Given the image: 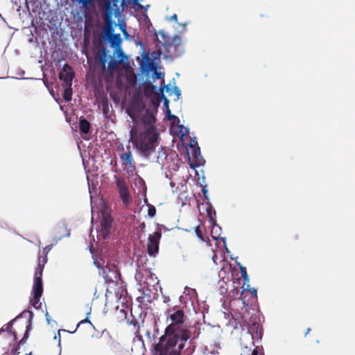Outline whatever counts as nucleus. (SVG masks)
<instances>
[{
	"label": "nucleus",
	"mask_w": 355,
	"mask_h": 355,
	"mask_svg": "<svg viewBox=\"0 0 355 355\" xmlns=\"http://www.w3.org/2000/svg\"><path fill=\"white\" fill-rule=\"evenodd\" d=\"M141 59L137 57L136 60L137 62L141 61L140 64V69L141 73H144L146 77L145 81L143 82L142 85L150 84V81L149 80L150 73L153 67H157V62H151L150 53L146 52L145 50H142V51H141Z\"/></svg>",
	"instance_id": "2"
},
{
	"label": "nucleus",
	"mask_w": 355,
	"mask_h": 355,
	"mask_svg": "<svg viewBox=\"0 0 355 355\" xmlns=\"http://www.w3.org/2000/svg\"><path fill=\"white\" fill-rule=\"evenodd\" d=\"M165 92L169 95H173V89L171 85V83L167 85H165Z\"/></svg>",
	"instance_id": "55"
},
{
	"label": "nucleus",
	"mask_w": 355,
	"mask_h": 355,
	"mask_svg": "<svg viewBox=\"0 0 355 355\" xmlns=\"http://www.w3.org/2000/svg\"><path fill=\"white\" fill-rule=\"evenodd\" d=\"M162 55V53L161 52H157V51H154L151 53V62H156L157 60L159 59L160 56Z\"/></svg>",
	"instance_id": "48"
},
{
	"label": "nucleus",
	"mask_w": 355,
	"mask_h": 355,
	"mask_svg": "<svg viewBox=\"0 0 355 355\" xmlns=\"http://www.w3.org/2000/svg\"><path fill=\"white\" fill-rule=\"evenodd\" d=\"M105 42L108 43L110 48L119 51L122 47L123 39L120 33L109 35V36H103Z\"/></svg>",
	"instance_id": "10"
},
{
	"label": "nucleus",
	"mask_w": 355,
	"mask_h": 355,
	"mask_svg": "<svg viewBox=\"0 0 355 355\" xmlns=\"http://www.w3.org/2000/svg\"><path fill=\"white\" fill-rule=\"evenodd\" d=\"M43 293V282L42 279H34L31 296H35L36 298L41 297Z\"/></svg>",
	"instance_id": "18"
},
{
	"label": "nucleus",
	"mask_w": 355,
	"mask_h": 355,
	"mask_svg": "<svg viewBox=\"0 0 355 355\" xmlns=\"http://www.w3.org/2000/svg\"><path fill=\"white\" fill-rule=\"evenodd\" d=\"M164 92H165V84H164V81L163 80V82L161 83L160 86L157 89V92L159 93V97L165 95Z\"/></svg>",
	"instance_id": "47"
},
{
	"label": "nucleus",
	"mask_w": 355,
	"mask_h": 355,
	"mask_svg": "<svg viewBox=\"0 0 355 355\" xmlns=\"http://www.w3.org/2000/svg\"><path fill=\"white\" fill-rule=\"evenodd\" d=\"M222 232V227L219 225L218 227H212L211 229V236L214 241H218V236L220 235Z\"/></svg>",
	"instance_id": "31"
},
{
	"label": "nucleus",
	"mask_w": 355,
	"mask_h": 355,
	"mask_svg": "<svg viewBox=\"0 0 355 355\" xmlns=\"http://www.w3.org/2000/svg\"><path fill=\"white\" fill-rule=\"evenodd\" d=\"M201 173H202V176L200 177L198 171L196 170V175L198 176V178L200 180H201V181L200 182V185L201 184H205V176L204 171L201 170Z\"/></svg>",
	"instance_id": "53"
},
{
	"label": "nucleus",
	"mask_w": 355,
	"mask_h": 355,
	"mask_svg": "<svg viewBox=\"0 0 355 355\" xmlns=\"http://www.w3.org/2000/svg\"><path fill=\"white\" fill-rule=\"evenodd\" d=\"M201 187H202V193L205 197V199L207 200V201H209V195H208V188H207V184H201Z\"/></svg>",
	"instance_id": "40"
},
{
	"label": "nucleus",
	"mask_w": 355,
	"mask_h": 355,
	"mask_svg": "<svg viewBox=\"0 0 355 355\" xmlns=\"http://www.w3.org/2000/svg\"><path fill=\"white\" fill-rule=\"evenodd\" d=\"M162 237L160 231H155L149 234L147 242V250L150 257H155L159 253V245Z\"/></svg>",
	"instance_id": "5"
},
{
	"label": "nucleus",
	"mask_w": 355,
	"mask_h": 355,
	"mask_svg": "<svg viewBox=\"0 0 355 355\" xmlns=\"http://www.w3.org/2000/svg\"><path fill=\"white\" fill-rule=\"evenodd\" d=\"M120 198L124 204H128L131 201V196L128 189L119 191Z\"/></svg>",
	"instance_id": "21"
},
{
	"label": "nucleus",
	"mask_w": 355,
	"mask_h": 355,
	"mask_svg": "<svg viewBox=\"0 0 355 355\" xmlns=\"http://www.w3.org/2000/svg\"><path fill=\"white\" fill-rule=\"evenodd\" d=\"M118 19L117 26L119 27V30L121 31V33L125 31L126 29V24L124 21L123 18H119Z\"/></svg>",
	"instance_id": "34"
},
{
	"label": "nucleus",
	"mask_w": 355,
	"mask_h": 355,
	"mask_svg": "<svg viewBox=\"0 0 355 355\" xmlns=\"http://www.w3.org/2000/svg\"><path fill=\"white\" fill-rule=\"evenodd\" d=\"M160 99L163 101L164 109L169 107L170 101L168 99L166 95L160 96Z\"/></svg>",
	"instance_id": "50"
},
{
	"label": "nucleus",
	"mask_w": 355,
	"mask_h": 355,
	"mask_svg": "<svg viewBox=\"0 0 355 355\" xmlns=\"http://www.w3.org/2000/svg\"><path fill=\"white\" fill-rule=\"evenodd\" d=\"M193 160L200 164V166H205L206 161L200 153V148L198 146L192 153Z\"/></svg>",
	"instance_id": "19"
},
{
	"label": "nucleus",
	"mask_w": 355,
	"mask_h": 355,
	"mask_svg": "<svg viewBox=\"0 0 355 355\" xmlns=\"http://www.w3.org/2000/svg\"><path fill=\"white\" fill-rule=\"evenodd\" d=\"M143 0H128L130 3L136 5L137 7H143V5L140 3V1Z\"/></svg>",
	"instance_id": "60"
},
{
	"label": "nucleus",
	"mask_w": 355,
	"mask_h": 355,
	"mask_svg": "<svg viewBox=\"0 0 355 355\" xmlns=\"http://www.w3.org/2000/svg\"><path fill=\"white\" fill-rule=\"evenodd\" d=\"M206 205H207L206 212H207V216L208 217L211 216V215L216 216V209L214 207V206L212 205V204L210 202L209 200L207 202Z\"/></svg>",
	"instance_id": "29"
},
{
	"label": "nucleus",
	"mask_w": 355,
	"mask_h": 355,
	"mask_svg": "<svg viewBox=\"0 0 355 355\" xmlns=\"http://www.w3.org/2000/svg\"><path fill=\"white\" fill-rule=\"evenodd\" d=\"M63 239V236H54L53 238V243H54V245H55L58 241H61L62 239Z\"/></svg>",
	"instance_id": "63"
},
{
	"label": "nucleus",
	"mask_w": 355,
	"mask_h": 355,
	"mask_svg": "<svg viewBox=\"0 0 355 355\" xmlns=\"http://www.w3.org/2000/svg\"><path fill=\"white\" fill-rule=\"evenodd\" d=\"M142 157L148 158L155 150L157 142L154 139H141L133 145Z\"/></svg>",
	"instance_id": "3"
},
{
	"label": "nucleus",
	"mask_w": 355,
	"mask_h": 355,
	"mask_svg": "<svg viewBox=\"0 0 355 355\" xmlns=\"http://www.w3.org/2000/svg\"><path fill=\"white\" fill-rule=\"evenodd\" d=\"M216 216L211 215V216H209L208 217L209 218V222L210 225L212 226V227H218L219 226V225L216 222Z\"/></svg>",
	"instance_id": "45"
},
{
	"label": "nucleus",
	"mask_w": 355,
	"mask_h": 355,
	"mask_svg": "<svg viewBox=\"0 0 355 355\" xmlns=\"http://www.w3.org/2000/svg\"><path fill=\"white\" fill-rule=\"evenodd\" d=\"M120 159L122 166L129 168H135V164L133 160L132 153L128 150L124 153L120 154Z\"/></svg>",
	"instance_id": "14"
},
{
	"label": "nucleus",
	"mask_w": 355,
	"mask_h": 355,
	"mask_svg": "<svg viewBox=\"0 0 355 355\" xmlns=\"http://www.w3.org/2000/svg\"><path fill=\"white\" fill-rule=\"evenodd\" d=\"M115 178H116L115 183H116V187H117L119 191L128 189L124 179L118 178L116 176H115Z\"/></svg>",
	"instance_id": "26"
},
{
	"label": "nucleus",
	"mask_w": 355,
	"mask_h": 355,
	"mask_svg": "<svg viewBox=\"0 0 355 355\" xmlns=\"http://www.w3.org/2000/svg\"><path fill=\"white\" fill-rule=\"evenodd\" d=\"M178 25L180 28V29H178V33L180 34H182L187 31V26L188 25V22H184V23L178 22Z\"/></svg>",
	"instance_id": "38"
},
{
	"label": "nucleus",
	"mask_w": 355,
	"mask_h": 355,
	"mask_svg": "<svg viewBox=\"0 0 355 355\" xmlns=\"http://www.w3.org/2000/svg\"><path fill=\"white\" fill-rule=\"evenodd\" d=\"M53 246H54V243H51L43 248V253L44 254V257H43L42 262H44V264L46 263L47 259H48L47 254L51 250V249L53 248Z\"/></svg>",
	"instance_id": "32"
},
{
	"label": "nucleus",
	"mask_w": 355,
	"mask_h": 355,
	"mask_svg": "<svg viewBox=\"0 0 355 355\" xmlns=\"http://www.w3.org/2000/svg\"><path fill=\"white\" fill-rule=\"evenodd\" d=\"M113 57L114 59H112L111 62H108L107 67L110 69H114L119 63H128L129 62L128 56L123 51L122 47L116 52H115V50H113Z\"/></svg>",
	"instance_id": "8"
},
{
	"label": "nucleus",
	"mask_w": 355,
	"mask_h": 355,
	"mask_svg": "<svg viewBox=\"0 0 355 355\" xmlns=\"http://www.w3.org/2000/svg\"><path fill=\"white\" fill-rule=\"evenodd\" d=\"M181 42L182 38L180 35H175L173 37L171 42H170L171 46H173L175 51H178L180 49H181Z\"/></svg>",
	"instance_id": "23"
},
{
	"label": "nucleus",
	"mask_w": 355,
	"mask_h": 355,
	"mask_svg": "<svg viewBox=\"0 0 355 355\" xmlns=\"http://www.w3.org/2000/svg\"><path fill=\"white\" fill-rule=\"evenodd\" d=\"M181 343H178L177 345H175V347H174L176 351L178 350L180 355H181V352L182 350L184 349V346H185V343L186 342H183V341H180Z\"/></svg>",
	"instance_id": "51"
},
{
	"label": "nucleus",
	"mask_w": 355,
	"mask_h": 355,
	"mask_svg": "<svg viewBox=\"0 0 355 355\" xmlns=\"http://www.w3.org/2000/svg\"><path fill=\"white\" fill-rule=\"evenodd\" d=\"M71 96H72V91H71V87H65L64 89V98L66 101H70L71 100Z\"/></svg>",
	"instance_id": "35"
},
{
	"label": "nucleus",
	"mask_w": 355,
	"mask_h": 355,
	"mask_svg": "<svg viewBox=\"0 0 355 355\" xmlns=\"http://www.w3.org/2000/svg\"><path fill=\"white\" fill-rule=\"evenodd\" d=\"M114 16L106 15L107 24L104 28L103 36H109V35L115 34L114 30L117 26V23L113 19Z\"/></svg>",
	"instance_id": "16"
},
{
	"label": "nucleus",
	"mask_w": 355,
	"mask_h": 355,
	"mask_svg": "<svg viewBox=\"0 0 355 355\" xmlns=\"http://www.w3.org/2000/svg\"><path fill=\"white\" fill-rule=\"evenodd\" d=\"M179 130L180 132L181 136H186L189 132V128L188 127H185L183 125H178Z\"/></svg>",
	"instance_id": "39"
},
{
	"label": "nucleus",
	"mask_w": 355,
	"mask_h": 355,
	"mask_svg": "<svg viewBox=\"0 0 355 355\" xmlns=\"http://www.w3.org/2000/svg\"><path fill=\"white\" fill-rule=\"evenodd\" d=\"M169 330L170 327H166L164 334L159 337L158 343H153V355H180L174 348L177 345L175 337L167 333Z\"/></svg>",
	"instance_id": "1"
},
{
	"label": "nucleus",
	"mask_w": 355,
	"mask_h": 355,
	"mask_svg": "<svg viewBox=\"0 0 355 355\" xmlns=\"http://www.w3.org/2000/svg\"><path fill=\"white\" fill-rule=\"evenodd\" d=\"M44 265L45 264H44V263L42 264L40 263V258L39 257L38 266L36 268L35 271L34 279H37V278L42 279V273H43Z\"/></svg>",
	"instance_id": "25"
},
{
	"label": "nucleus",
	"mask_w": 355,
	"mask_h": 355,
	"mask_svg": "<svg viewBox=\"0 0 355 355\" xmlns=\"http://www.w3.org/2000/svg\"><path fill=\"white\" fill-rule=\"evenodd\" d=\"M148 215L150 218L154 217L156 215V209L154 206L150 205L148 209Z\"/></svg>",
	"instance_id": "44"
},
{
	"label": "nucleus",
	"mask_w": 355,
	"mask_h": 355,
	"mask_svg": "<svg viewBox=\"0 0 355 355\" xmlns=\"http://www.w3.org/2000/svg\"><path fill=\"white\" fill-rule=\"evenodd\" d=\"M184 52V49H183V47L181 46V49L178 50V51H175L174 55L175 57H180L181 55H183Z\"/></svg>",
	"instance_id": "61"
},
{
	"label": "nucleus",
	"mask_w": 355,
	"mask_h": 355,
	"mask_svg": "<svg viewBox=\"0 0 355 355\" xmlns=\"http://www.w3.org/2000/svg\"><path fill=\"white\" fill-rule=\"evenodd\" d=\"M17 321V318H13L11 320H10L5 326L6 327V329H3V327L0 329V334L3 332L4 331H7L8 332L12 333L13 331L12 326L14 323Z\"/></svg>",
	"instance_id": "30"
},
{
	"label": "nucleus",
	"mask_w": 355,
	"mask_h": 355,
	"mask_svg": "<svg viewBox=\"0 0 355 355\" xmlns=\"http://www.w3.org/2000/svg\"><path fill=\"white\" fill-rule=\"evenodd\" d=\"M20 345L21 344L19 343L12 348V353L13 355H18L19 354Z\"/></svg>",
	"instance_id": "54"
},
{
	"label": "nucleus",
	"mask_w": 355,
	"mask_h": 355,
	"mask_svg": "<svg viewBox=\"0 0 355 355\" xmlns=\"http://www.w3.org/2000/svg\"><path fill=\"white\" fill-rule=\"evenodd\" d=\"M164 112H165V119L168 121H172L173 122H175V123H180V119L178 116L175 115V114H173L171 113V111L170 110V107H167L166 109H164Z\"/></svg>",
	"instance_id": "20"
},
{
	"label": "nucleus",
	"mask_w": 355,
	"mask_h": 355,
	"mask_svg": "<svg viewBox=\"0 0 355 355\" xmlns=\"http://www.w3.org/2000/svg\"><path fill=\"white\" fill-rule=\"evenodd\" d=\"M135 43L137 46H139L140 47L141 51H142V50H145L144 49V44L141 40H139V39L135 40Z\"/></svg>",
	"instance_id": "57"
},
{
	"label": "nucleus",
	"mask_w": 355,
	"mask_h": 355,
	"mask_svg": "<svg viewBox=\"0 0 355 355\" xmlns=\"http://www.w3.org/2000/svg\"><path fill=\"white\" fill-rule=\"evenodd\" d=\"M78 128L80 134L83 137L90 135L92 133V127L90 123L83 116L79 119Z\"/></svg>",
	"instance_id": "15"
},
{
	"label": "nucleus",
	"mask_w": 355,
	"mask_h": 355,
	"mask_svg": "<svg viewBox=\"0 0 355 355\" xmlns=\"http://www.w3.org/2000/svg\"><path fill=\"white\" fill-rule=\"evenodd\" d=\"M99 274L101 275L107 284L111 282H116L119 279V271L115 265L106 266L99 270Z\"/></svg>",
	"instance_id": "7"
},
{
	"label": "nucleus",
	"mask_w": 355,
	"mask_h": 355,
	"mask_svg": "<svg viewBox=\"0 0 355 355\" xmlns=\"http://www.w3.org/2000/svg\"><path fill=\"white\" fill-rule=\"evenodd\" d=\"M28 338H29V334H28V332H24L23 338L19 342V344L24 345L26 342V340H28Z\"/></svg>",
	"instance_id": "56"
},
{
	"label": "nucleus",
	"mask_w": 355,
	"mask_h": 355,
	"mask_svg": "<svg viewBox=\"0 0 355 355\" xmlns=\"http://www.w3.org/2000/svg\"><path fill=\"white\" fill-rule=\"evenodd\" d=\"M53 339L58 340V347L60 348L59 355H60L61 354V338H60V331H58V332L54 335Z\"/></svg>",
	"instance_id": "52"
},
{
	"label": "nucleus",
	"mask_w": 355,
	"mask_h": 355,
	"mask_svg": "<svg viewBox=\"0 0 355 355\" xmlns=\"http://www.w3.org/2000/svg\"><path fill=\"white\" fill-rule=\"evenodd\" d=\"M167 318H170L171 320V325L175 327L180 325L184 322V315L182 311L177 310L173 313H171Z\"/></svg>",
	"instance_id": "13"
},
{
	"label": "nucleus",
	"mask_w": 355,
	"mask_h": 355,
	"mask_svg": "<svg viewBox=\"0 0 355 355\" xmlns=\"http://www.w3.org/2000/svg\"><path fill=\"white\" fill-rule=\"evenodd\" d=\"M159 334V329L157 327V322H155V329H154V334L153 336V340H154V343H156V336Z\"/></svg>",
	"instance_id": "58"
},
{
	"label": "nucleus",
	"mask_w": 355,
	"mask_h": 355,
	"mask_svg": "<svg viewBox=\"0 0 355 355\" xmlns=\"http://www.w3.org/2000/svg\"><path fill=\"white\" fill-rule=\"evenodd\" d=\"M73 78V71L71 68L63 67L59 73V79L62 82L64 87H71Z\"/></svg>",
	"instance_id": "12"
},
{
	"label": "nucleus",
	"mask_w": 355,
	"mask_h": 355,
	"mask_svg": "<svg viewBox=\"0 0 355 355\" xmlns=\"http://www.w3.org/2000/svg\"><path fill=\"white\" fill-rule=\"evenodd\" d=\"M198 146H199L198 143V141L196 140V138L195 137H193V138L191 139V141H190V142L189 144V147L192 148L193 150Z\"/></svg>",
	"instance_id": "41"
},
{
	"label": "nucleus",
	"mask_w": 355,
	"mask_h": 355,
	"mask_svg": "<svg viewBox=\"0 0 355 355\" xmlns=\"http://www.w3.org/2000/svg\"><path fill=\"white\" fill-rule=\"evenodd\" d=\"M248 291L251 293V295L253 297V298L257 299V288L251 287Z\"/></svg>",
	"instance_id": "59"
},
{
	"label": "nucleus",
	"mask_w": 355,
	"mask_h": 355,
	"mask_svg": "<svg viewBox=\"0 0 355 355\" xmlns=\"http://www.w3.org/2000/svg\"><path fill=\"white\" fill-rule=\"evenodd\" d=\"M40 298L41 297L36 298L35 296H31L30 298V303L35 309L42 310V311H44L42 308V304L40 302Z\"/></svg>",
	"instance_id": "24"
},
{
	"label": "nucleus",
	"mask_w": 355,
	"mask_h": 355,
	"mask_svg": "<svg viewBox=\"0 0 355 355\" xmlns=\"http://www.w3.org/2000/svg\"><path fill=\"white\" fill-rule=\"evenodd\" d=\"M93 259H94V261H93L94 265L96 268H98V269H100V270H101V268H104V267H103V266H102L101 265L100 262H99L97 259H94V257H93Z\"/></svg>",
	"instance_id": "62"
},
{
	"label": "nucleus",
	"mask_w": 355,
	"mask_h": 355,
	"mask_svg": "<svg viewBox=\"0 0 355 355\" xmlns=\"http://www.w3.org/2000/svg\"><path fill=\"white\" fill-rule=\"evenodd\" d=\"M102 112L104 115H107L109 112V106L107 99H105L102 104Z\"/></svg>",
	"instance_id": "42"
},
{
	"label": "nucleus",
	"mask_w": 355,
	"mask_h": 355,
	"mask_svg": "<svg viewBox=\"0 0 355 355\" xmlns=\"http://www.w3.org/2000/svg\"><path fill=\"white\" fill-rule=\"evenodd\" d=\"M157 67H153L151 71L153 72L152 78L154 81L156 80H158V79H164V73H163L160 71H157Z\"/></svg>",
	"instance_id": "28"
},
{
	"label": "nucleus",
	"mask_w": 355,
	"mask_h": 355,
	"mask_svg": "<svg viewBox=\"0 0 355 355\" xmlns=\"http://www.w3.org/2000/svg\"><path fill=\"white\" fill-rule=\"evenodd\" d=\"M187 158H188V160L189 161V166L191 169H193V170H196V168L198 166H201L200 165V164H198L197 162L196 161H191V156H190V153H189V151L187 150Z\"/></svg>",
	"instance_id": "33"
},
{
	"label": "nucleus",
	"mask_w": 355,
	"mask_h": 355,
	"mask_svg": "<svg viewBox=\"0 0 355 355\" xmlns=\"http://www.w3.org/2000/svg\"><path fill=\"white\" fill-rule=\"evenodd\" d=\"M184 293L186 295H196V291L194 288H191L188 286H186L184 288Z\"/></svg>",
	"instance_id": "43"
},
{
	"label": "nucleus",
	"mask_w": 355,
	"mask_h": 355,
	"mask_svg": "<svg viewBox=\"0 0 355 355\" xmlns=\"http://www.w3.org/2000/svg\"><path fill=\"white\" fill-rule=\"evenodd\" d=\"M86 306L88 308L89 311L87 312L86 313V318L83 320H82L81 321H80L78 324H77V328L79 327V326L81 324H83V323H89L93 327V324L91 322L89 318V316L91 314V311H92V306L89 304H86Z\"/></svg>",
	"instance_id": "27"
},
{
	"label": "nucleus",
	"mask_w": 355,
	"mask_h": 355,
	"mask_svg": "<svg viewBox=\"0 0 355 355\" xmlns=\"http://www.w3.org/2000/svg\"><path fill=\"white\" fill-rule=\"evenodd\" d=\"M112 59H114V57L110 55V50L106 47H103L101 50L99 55L100 65L105 68L106 63L108 64L109 62H111Z\"/></svg>",
	"instance_id": "17"
},
{
	"label": "nucleus",
	"mask_w": 355,
	"mask_h": 355,
	"mask_svg": "<svg viewBox=\"0 0 355 355\" xmlns=\"http://www.w3.org/2000/svg\"><path fill=\"white\" fill-rule=\"evenodd\" d=\"M131 315L133 318V319L131 321H129V319H128L127 317H125V318L127 319V322L131 325H133L134 327L139 326V322L135 318V316L133 315L132 312H131Z\"/></svg>",
	"instance_id": "49"
},
{
	"label": "nucleus",
	"mask_w": 355,
	"mask_h": 355,
	"mask_svg": "<svg viewBox=\"0 0 355 355\" xmlns=\"http://www.w3.org/2000/svg\"><path fill=\"white\" fill-rule=\"evenodd\" d=\"M32 323H33V322H30V321L27 322V325L26 327L25 332H28V334H29V332L32 330Z\"/></svg>",
	"instance_id": "64"
},
{
	"label": "nucleus",
	"mask_w": 355,
	"mask_h": 355,
	"mask_svg": "<svg viewBox=\"0 0 355 355\" xmlns=\"http://www.w3.org/2000/svg\"><path fill=\"white\" fill-rule=\"evenodd\" d=\"M172 89H173V94H174L177 98L176 101L179 100L181 96V94H182L180 89L177 85H174L172 87Z\"/></svg>",
	"instance_id": "37"
},
{
	"label": "nucleus",
	"mask_w": 355,
	"mask_h": 355,
	"mask_svg": "<svg viewBox=\"0 0 355 355\" xmlns=\"http://www.w3.org/2000/svg\"><path fill=\"white\" fill-rule=\"evenodd\" d=\"M112 227V218L108 215L104 216L101 223L99 236L104 240L108 239L111 233Z\"/></svg>",
	"instance_id": "9"
},
{
	"label": "nucleus",
	"mask_w": 355,
	"mask_h": 355,
	"mask_svg": "<svg viewBox=\"0 0 355 355\" xmlns=\"http://www.w3.org/2000/svg\"><path fill=\"white\" fill-rule=\"evenodd\" d=\"M158 34L161 36L163 40V46L166 49V51H168V48L171 46L168 35L163 30L159 31Z\"/></svg>",
	"instance_id": "22"
},
{
	"label": "nucleus",
	"mask_w": 355,
	"mask_h": 355,
	"mask_svg": "<svg viewBox=\"0 0 355 355\" xmlns=\"http://www.w3.org/2000/svg\"><path fill=\"white\" fill-rule=\"evenodd\" d=\"M236 265L239 266V270H240V272H241V277H248V272H247V269H246V267H245L244 266H243L240 262H236Z\"/></svg>",
	"instance_id": "36"
},
{
	"label": "nucleus",
	"mask_w": 355,
	"mask_h": 355,
	"mask_svg": "<svg viewBox=\"0 0 355 355\" xmlns=\"http://www.w3.org/2000/svg\"><path fill=\"white\" fill-rule=\"evenodd\" d=\"M194 229H195V233H196V236L199 239H200L202 241H205V240L204 239V236L202 235V232L199 229V227L198 226H196Z\"/></svg>",
	"instance_id": "46"
},
{
	"label": "nucleus",
	"mask_w": 355,
	"mask_h": 355,
	"mask_svg": "<svg viewBox=\"0 0 355 355\" xmlns=\"http://www.w3.org/2000/svg\"><path fill=\"white\" fill-rule=\"evenodd\" d=\"M119 0H107L105 6V15L114 16L115 18H123V8L125 5V1L121 0V8L119 6Z\"/></svg>",
	"instance_id": "4"
},
{
	"label": "nucleus",
	"mask_w": 355,
	"mask_h": 355,
	"mask_svg": "<svg viewBox=\"0 0 355 355\" xmlns=\"http://www.w3.org/2000/svg\"><path fill=\"white\" fill-rule=\"evenodd\" d=\"M248 331L250 334L252 340L260 339L263 336L262 326L255 320H250L248 323Z\"/></svg>",
	"instance_id": "11"
},
{
	"label": "nucleus",
	"mask_w": 355,
	"mask_h": 355,
	"mask_svg": "<svg viewBox=\"0 0 355 355\" xmlns=\"http://www.w3.org/2000/svg\"><path fill=\"white\" fill-rule=\"evenodd\" d=\"M166 327H170L168 335L172 337L174 336L176 344L179 340L187 342L191 337V332L189 329L182 327H174L171 324L168 325Z\"/></svg>",
	"instance_id": "6"
}]
</instances>
